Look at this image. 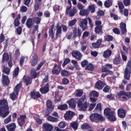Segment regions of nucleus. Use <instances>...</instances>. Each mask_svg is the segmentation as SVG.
Instances as JSON below:
<instances>
[{
    "label": "nucleus",
    "instance_id": "obj_1",
    "mask_svg": "<svg viewBox=\"0 0 131 131\" xmlns=\"http://www.w3.org/2000/svg\"><path fill=\"white\" fill-rule=\"evenodd\" d=\"M9 103L5 98L0 100V116L3 118L7 117L10 114Z\"/></svg>",
    "mask_w": 131,
    "mask_h": 131
},
{
    "label": "nucleus",
    "instance_id": "obj_2",
    "mask_svg": "<svg viewBox=\"0 0 131 131\" xmlns=\"http://www.w3.org/2000/svg\"><path fill=\"white\" fill-rule=\"evenodd\" d=\"M77 106L78 108L82 111H85V110L88 109L89 102H88L86 95H84L81 98L78 99L77 101Z\"/></svg>",
    "mask_w": 131,
    "mask_h": 131
},
{
    "label": "nucleus",
    "instance_id": "obj_3",
    "mask_svg": "<svg viewBox=\"0 0 131 131\" xmlns=\"http://www.w3.org/2000/svg\"><path fill=\"white\" fill-rule=\"evenodd\" d=\"M104 114L107 117V118L112 122L116 121V117L114 111H111L110 107H106L104 110Z\"/></svg>",
    "mask_w": 131,
    "mask_h": 131
},
{
    "label": "nucleus",
    "instance_id": "obj_4",
    "mask_svg": "<svg viewBox=\"0 0 131 131\" xmlns=\"http://www.w3.org/2000/svg\"><path fill=\"white\" fill-rule=\"evenodd\" d=\"M68 4L70 5V6L67 7L66 14V15H69V17H74L75 14L77 13V9H76L75 7L72 8V5L71 4L70 0H68Z\"/></svg>",
    "mask_w": 131,
    "mask_h": 131
},
{
    "label": "nucleus",
    "instance_id": "obj_5",
    "mask_svg": "<svg viewBox=\"0 0 131 131\" xmlns=\"http://www.w3.org/2000/svg\"><path fill=\"white\" fill-rule=\"evenodd\" d=\"M118 99L120 100L121 98L125 101H127V99H131V92H126L124 91H120L117 93Z\"/></svg>",
    "mask_w": 131,
    "mask_h": 131
},
{
    "label": "nucleus",
    "instance_id": "obj_6",
    "mask_svg": "<svg viewBox=\"0 0 131 131\" xmlns=\"http://www.w3.org/2000/svg\"><path fill=\"white\" fill-rule=\"evenodd\" d=\"M90 118L91 121L96 123L99 121H104L105 120V118L98 113L91 114L90 116Z\"/></svg>",
    "mask_w": 131,
    "mask_h": 131
},
{
    "label": "nucleus",
    "instance_id": "obj_7",
    "mask_svg": "<svg viewBox=\"0 0 131 131\" xmlns=\"http://www.w3.org/2000/svg\"><path fill=\"white\" fill-rule=\"evenodd\" d=\"M21 86H22V83L20 82L14 88L13 90L14 92H13L11 94H10V98L11 100H12V101H15V100L17 99V96H18V94H19Z\"/></svg>",
    "mask_w": 131,
    "mask_h": 131
},
{
    "label": "nucleus",
    "instance_id": "obj_8",
    "mask_svg": "<svg viewBox=\"0 0 131 131\" xmlns=\"http://www.w3.org/2000/svg\"><path fill=\"white\" fill-rule=\"evenodd\" d=\"M62 29L63 32H67V30H68L67 27L65 25H61V26H60L59 25V24H57L56 26V38H55V40L58 38V36H59V35L62 34Z\"/></svg>",
    "mask_w": 131,
    "mask_h": 131
},
{
    "label": "nucleus",
    "instance_id": "obj_9",
    "mask_svg": "<svg viewBox=\"0 0 131 131\" xmlns=\"http://www.w3.org/2000/svg\"><path fill=\"white\" fill-rule=\"evenodd\" d=\"M131 74V61L129 60L127 63L125 71H124V77L125 79L129 80Z\"/></svg>",
    "mask_w": 131,
    "mask_h": 131
},
{
    "label": "nucleus",
    "instance_id": "obj_10",
    "mask_svg": "<svg viewBox=\"0 0 131 131\" xmlns=\"http://www.w3.org/2000/svg\"><path fill=\"white\" fill-rule=\"evenodd\" d=\"M10 56H9V54L7 53H5L3 54L2 58V63H5L7 61V64L9 67V68H12L13 67V61L10 59Z\"/></svg>",
    "mask_w": 131,
    "mask_h": 131
},
{
    "label": "nucleus",
    "instance_id": "obj_11",
    "mask_svg": "<svg viewBox=\"0 0 131 131\" xmlns=\"http://www.w3.org/2000/svg\"><path fill=\"white\" fill-rule=\"evenodd\" d=\"M27 118L26 115H20L17 118V123L19 126H23L25 124V120Z\"/></svg>",
    "mask_w": 131,
    "mask_h": 131
},
{
    "label": "nucleus",
    "instance_id": "obj_12",
    "mask_svg": "<svg viewBox=\"0 0 131 131\" xmlns=\"http://www.w3.org/2000/svg\"><path fill=\"white\" fill-rule=\"evenodd\" d=\"M50 91V83H47V84L43 87L41 88L39 90L41 94L43 95H46L48 94Z\"/></svg>",
    "mask_w": 131,
    "mask_h": 131
},
{
    "label": "nucleus",
    "instance_id": "obj_13",
    "mask_svg": "<svg viewBox=\"0 0 131 131\" xmlns=\"http://www.w3.org/2000/svg\"><path fill=\"white\" fill-rule=\"evenodd\" d=\"M30 96L31 99L33 100H37V99H39V98L41 97V94L38 91H32L30 93Z\"/></svg>",
    "mask_w": 131,
    "mask_h": 131
},
{
    "label": "nucleus",
    "instance_id": "obj_14",
    "mask_svg": "<svg viewBox=\"0 0 131 131\" xmlns=\"http://www.w3.org/2000/svg\"><path fill=\"white\" fill-rule=\"evenodd\" d=\"M75 114V113H74V112L68 111L64 115V119H66V120H71Z\"/></svg>",
    "mask_w": 131,
    "mask_h": 131
},
{
    "label": "nucleus",
    "instance_id": "obj_15",
    "mask_svg": "<svg viewBox=\"0 0 131 131\" xmlns=\"http://www.w3.org/2000/svg\"><path fill=\"white\" fill-rule=\"evenodd\" d=\"M2 83L5 86H9L10 85V79L9 76L2 74Z\"/></svg>",
    "mask_w": 131,
    "mask_h": 131
},
{
    "label": "nucleus",
    "instance_id": "obj_16",
    "mask_svg": "<svg viewBox=\"0 0 131 131\" xmlns=\"http://www.w3.org/2000/svg\"><path fill=\"white\" fill-rule=\"evenodd\" d=\"M79 26L82 29V31H84L88 28V20L86 18H84L79 21Z\"/></svg>",
    "mask_w": 131,
    "mask_h": 131
},
{
    "label": "nucleus",
    "instance_id": "obj_17",
    "mask_svg": "<svg viewBox=\"0 0 131 131\" xmlns=\"http://www.w3.org/2000/svg\"><path fill=\"white\" fill-rule=\"evenodd\" d=\"M106 85V84L102 81L101 80H98L96 82L95 84V89H97V90H103V88Z\"/></svg>",
    "mask_w": 131,
    "mask_h": 131
},
{
    "label": "nucleus",
    "instance_id": "obj_18",
    "mask_svg": "<svg viewBox=\"0 0 131 131\" xmlns=\"http://www.w3.org/2000/svg\"><path fill=\"white\" fill-rule=\"evenodd\" d=\"M72 56L77 59V60H80L82 59V54L78 51H75L72 52Z\"/></svg>",
    "mask_w": 131,
    "mask_h": 131
},
{
    "label": "nucleus",
    "instance_id": "obj_19",
    "mask_svg": "<svg viewBox=\"0 0 131 131\" xmlns=\"http://www.w3.org/2000/svg\"><path fill=\"white\" fill-rule=\"evenodd\" d=\"M42 128L43 131H52L53 128H54V126L49 123H46L42 124Z\"/></svg>",
    "mask_w": 131,
    "mask_h": 131
},
{
    "label": "nucleus",
    "instance_id": "obj_20",
    "mask_svg": "<svg viewBox=\"0 0 131 131\" xmlns=\"http://www.w3.org/2000/svg\"><path fill=\"white\" fill-rule=\"evenodd\" d=\"M103 42V40L102 38L99 39L97 40L96 42L92 43V47L93 49H99Z\"/></svg>",
    "mask_w": 131,
    "mask_h": 131
},
{
    "label": "nucleus",
    "instance_id": "obj_21",
    "mask_svg": "<svg viewBox=\"0 0 131 131\" xmlns=\"http://www.w3.org/2000/svg\"><path fill=\"white\" fill-rule=\"evenodd\" d=\"M23 80L27 86H28L29 84H31L32 83V79L31 77L26 76L23 78Z\"/></svg>",
    "mask_w": 131,
    "mask_h": 131
},
{
    "label": "nucleus",
    "instance_id": "obj_22",
    "mask_svg": "<svg viewBox=\"0 0 131 131\" xmlns=\"http://www.w3.org/2000/svg\"><path fill=\"white\" fill-rule=\"evenodd\" d=\"M60 72H61V70H59V67L57 65V63H55L52 70V74H53V75H58V74H60Z\"/></svg>",
    "mask_w": 131,
    "mask_h": 131
},
{
    "label": "nucleus",
    "instance_id": "obj_23",
    "mask_svg": "<svg viewBox=\"0 0 131 131\" xmlns=\"http://www.w3.org/2000/svg\"><path fill=\"white\" fill-rule=\"evenodd\" d=\"M67 103L69 104V106H70V107L73 109H75V108L76 107V101L74 99V98L70 99L67 102Z\"/></svg>",
    "mask_w": 131,
    "mask_h": 131
},
{
    "label": "nucleus",
    "instance_id": "obj_24",
    "mask_svg": "<svg viewBox=\"0 0 131 131\" xmlns=\"http://www.w3.org/2000/svg\"><path fill=\"white\" fill-rule=\"evenodd\" d=\"M126 113L125 110L122 108H120L118 110V116L120 118H124L125 117Z\"/></svg>",
    "mask_w": 131,
    "mask_h": 131
},
{
    "label": "nucleus",
    "instance_id": "obj_25",
    "mask_svg": "<svg viewBox=\"0 0 131 131\" xmlns=\"http://www.w3.org/2000/svg\"><path fill=\"white\" fill-rule=\"evenodd\" d=\"M6 127L8 131H15L16 129V123H11L10 124H8L6 126Z\"/></svg>",
    "mask_w": 131,
    "mask_h": 131
},
{
    "label": "nucleus",
    "instance_id": "obj_26",
    "mask_svg": "<svg viewBox=\"0 0 131 131\" xmlns=\"http://www.w3.org/2000/svg\"><path fill=\"white\" fill-rule=\"evenodd\" d=\"M73 33H74V35L73 36V38H75V37H76V36H77V34H78V36H79V37H80V36H81V30H80V29H78L76 28H74V30H73Z\"/></svg>",
    "mask_w": 131,
    "mask_h": 131
},
{
    "label": "nucleus",
    "instance_id": "obj_27",
    "mask_svg": "<svg viewBox=\"0 0 131 131\" xmlns=\"http://www.w3.org/2000/svg\"><path fill=\"white\" fill-rule=\"evenodd\" d=\"M20 19H21V14H18L14 21V27H18L20 26Z\"/></svg>",
    "mask_w": 131,
    "mask_h": 131
},
{
    "label": "nucleus",
    "instance_id": "obj_28",
    "mask_svg": "<svg viewBox=\"0 0 131 131\" xmlns=\"http://www.w3.org/2000/svg\"><path fill=\"white\" fill-rule=\"evenodd\" d=\"M32 58V61H31V65L32 66H35L38 62V56L37 54H34Z\"/></svg>",
    "mask_w": 131,
    "mask_h": 131
},
{
    "label": "nucleus",
    "instance_id": "obj_29",
    "mask_svg": "<svg viewBox=\"0 0 131 131\" xmlns=\"http://www.w3.org/2000/svg\"><path fill=\"white\" fill-rule=\"evenodd\" d=\"M113 67L112 64L107 63L105 66L102 67V72H109V69H112Z\"/></svg>",
    "mask_w": 131,
    "mask_h": 131
},
{
    "label": "nucleus",
    "instance_id": "obj_30",
    "mask_svg": "<svg viewBox=\"0 0 131 131\" xmlns=\"http://www.w3.org/2000/svg\"><path fill=\"white\" fill-rule=\"evenodd\" d=\"M103 26H97L95 28V32L96 34H103Z\"/></svg>",
    "mask_w": 131,
    "mask_h": 131
},
{
    "label": "nucleus",
    "instance_id": "obj_31",
    "mask_svg": "<svg viewBox=\"0 0 131 131\" xmlns=\"http://www.w3.org/2000/svg\"><path fill=\"white\" fill-rule=\"evenodd\" d=\"M46 106L47 107V110H54V106H53V102L51 100H48L46 102Z\"/></svg>",
    "mask_w": 131,
    "mask_h": 131
},
{
    "label": "nucleus",
    "instance_id": "obj_32",
    "mask_svg": "<svg viewBox=\"0 0 131 131\" xmlns=\"http://www.w3.org/2000/svg\"><path fill=\"white\" fill-rule=\"evenodd\" d=\"M111 55H112V51L109 49H107L106 50L104 51L103 56L104 58L107 59V58H109V57H111Z\"/></svg>",
    "mask_w": 131,
    "mask_h": 131
},
{
    "label": "nucleus",
    "instance_id": "obj_33",
    "mask_svg": "<svg viewBox=\"0 0 131 131\" xmlns=\"http://www.w3.org/2000/svg\"><path fill=\"white\" fill-rule=\"evenodd\" d=\"M33 19L32 18H29L27 19L26 25L28 28H31V27L33 26Z\"/></svg>",
    "mask_w": 131,
    "mask_h": 131
},
{
    "label": "nucleus",
    "instance_id": "obj_34",
    "mask_svg": "<svg viewBox=\"0 0 131 131\" xmlns=\"http://www.w3.org/2000/svg\"><path fill=\"white\" fill-rule=\"evenodd\" d=\"M89 96L90 98H95L98 99V97H99V93L95 91H93L90 93Z\"/></svg>",
    "mask_w": 131,
    "mask_h": 131
},
{
    "label": "nucleus",
    "instance_id": "obj_35",
    "mask_svg": "<svg viewBox=\"0 0 131 131\" xmlns=\"http://www.w3.org/2000/svg\"><path fill=\"white\" fill-rule=\"evenodd\" d=\"M81 128L82 129H92V126H91V125L89 123H84L81 125Z\"/></svg>",
    "mask_w": 131,
    "mask_h": 131
},
{
    "label": "nucleus",
    "instance_id": "obj_36",
    "mask_svg": "<svg viewBox=\"0 0 131 131\" xmlns=\"http://www.w3.org/2000/svg\"><path fill=\"white\" fill-rule=\"evenodd\" d=\"M80 16H85L86 17L89 15V10L82 9L79 12Z\"/></svg>",
    "mask_w": 131,
    "mask_h": 131
},
{
    "label": "nucleus",
    "instance_id": "obj_37",
    "mask_svg": "<svg viewBox=\"0 0 131 131\" xmlns=\"http://www.w3.org/2000/svg\"><path fill=\"white\" fill-rule=\"evenodd\" d=\"M57 109L61 111L67 110L68 109V105L67 104H60L58 106Z\"/></svg>",
    "mask_w": 131,
    "mask_h": 131
},
{
    "label": "nucleus",
    "instance_id": "obj_38",
    "mask_svg": "<svg viewBox=\"0 0 131 131\" xmlns=\"http://www.w3.org/2000/svg\"><path fill=\"white\" fill-rule=\"evenodd\" d=\"M20 71V68L19 67H17L13 71V77H17L19 75V72Z\"/></svg>",
    "mask_w": 131,
    "mask_h": 131
},
{
    "label": "nucleus",
    "instance_id": "obj_39",
    "mask_svg": "<svg viewBox=\"0 0 131 131\" xmlns=\"http://www.w3.org/2000/svg\"><path fill=\"white\" fill-rule=\"evenodd\" d=\"M61 75L63 77H68L70 75V73L66 70H63L61 71Z\"/></svg>",
    "mask_w": 131,
    "mask_h": 131
},
{
    "label": "nucleus",
    "instance_id": "obj_40",
    "mask_svg": "<svg viewBox=\"0 0 131 131\" xmlns=\"http://www.w3.org/2000/svg\"><path fill=\"white\" fill-rule=\"evenodd\" d=\"M83 95V90H77L75 93V96L76 97H81Z\"/></svg>",
    "mask_w": 131,
    "mask_h": 131
},
{
    "label": "nucleus",
    "instance_id": "obj_41",
    "mask_svg": "<svg viewBox=\"0 0 131 131\" xmlns=\"http://www.w3.org/2000/svg\"><path fill=\"white\" fill-rule=\"evenodd\" d=\"M11 71V68L10 69L6 67H5V66L3 67V69L2 71V72L4 73L5 74H6V75H9L10 74V71Z\"/></svg>",
    "mask_w": 131,
    "mask_h": 131
},
{
    "label": "nucleus",
    "instance_id": "obj_42",
    "mask_svg": "<svg viewBox=\"0 0 131 131\" xmlns=\"http://www.w3.org/2000/svg\"><path fill=\"white\" fill-rule=\"evenodd\" d=\"M113 62L114 65H118V64H120L121 63V61H120V58H119V57H116L113 59Z\"/></svg>",
    "mask_w": 131,
    "mask_h": 131
},
{
    "label": "nucleus",
    "instance_id": "obj_43",
    "mask_svg": "<svg viewBox=\"0 0 131 131\" xmlns=\"http://www.w3.org/2000/svg\"><path fill=\"white\" fill-rule=\"evenodd\" d=\"M76 22H77V19L74 18V19L70 20L68 23V26L69 27H72V26H74L75 24H76Z\"/></svg>",
    "mask_w": 131,
    "mask_h": 131
},
{
    "label": "nucleus",
    "instance_id": "obj_44",
    "mask_svg": "<svg viewBox=\"0 0 131 131\" xmlns=\"http://www.w3.org/2000/svg\"><path fill=\"white\" fill-rule=\"evenodd\" d=\"M47 119L49 121H51V122H58V118L51 116H49Z\"/></svg>",
    "mask_w": 131,
    "mask_h": 131
},
{
    "label": "nucleus",
    "instance_id": "obj_45",
    "mask_svg": "<svg viewBox=\"0 0 131 131\" xmlns=\"http://www.w3.org/2000/svg\"><path fill=\"white\" fill-rule=\"evenodd\" d=\"M112 6V0H106L104 2V6L105 8H110Z\"/></svg>",
    "mask_w": 131,
    "mask_h": 131
},
{
    "label": "nucleus",
    "instance_id": "obj_46",
    "mask_svg": "<svg viewBox=\"0 0 131 131\" xmlns=\"http://www.w3.org/2000/svg\"><path fill=\"white\" fill-rule=\"evenodd\" d=\"M85 70H89V71H93L94 70V65L92 63H88L85 68Z\"/></svg>",
    "mask_w": 131,
    "mask_h": 131
},
{
    "label": "nucleus",
    "instance_id": "obj_47",
    "mask_svg": "<svg viewBox=\"0 0 131 131\" xmlns=\"http://www.w3.org/2000/svg\"><path fill=\"white\" fill-rule=\"evenodd\" d=\"M99 111H102V106H101V103H98L94 110V112L98 113Z\"/></svg>",
    "mask_w": 131,
    "mask_h": 131
},
{
    "label": "nucleus",
    "instance_id": "obj_48",
    "mask_svg": "<svg viewBox=\"0 0 131 131\" xmlns=\"http://www.w3.org/2000/svg\"><path fill=\"white\" fill-rule=\"evenodd\" d=\"M46 62H47V61L46 60H43V61L40 62V63L39 64V65L37 67L36 71H38V70H39V69H40V68H41V67H42L43 66L45 65V64H46Z\"/></svg>",
    "mask_w": 131,
    "mask_h": 131
},
{
    "label": "nucleus",
    "instance_id": "obj_49",
    "mask_svg": "<svg viewBox=\"0 0 131 131\" xmlns=\"http://www.w3.org/2000/svg\"><path fill=\"white\" fill-rule=\"evenodd\" d=\"M88 64H89V61L86 59H84L81 62V67H82V68H84V67H86V66Z\"/></svg>",
    "mask_w": 131,
    "mask_h": 131
},
{
    "label": "nucleus",
    "instance_id": "obj_50",
    "mask_svg": "<svg viewBox=\"0 0 131 131\" xmlns=\"http://www.w3.org/2000/svg\"><path fill=\"white\" fill-rule=\"evenodd\" d=\"M87 21H89V25L90 26V28L93 29L94 28V24H93V21H92V18L90 17L86 18Z\"/></svg>",
    "mask_w": 131,
    "mask_h": 131
},
{
    "label": "nucleus",
    "instance_id": "obj_51",
    "mask_svg": "<svg viewBox=\"0 0 131 131\" xmlns=\"http://www.w3.org/2000/svg\"><path fill=\"white\" fill-rule=\"evenodd\" d=\"M35 2H37L35 4L34 6V8L35 11H38V9H39V4L41 2H39L38 1L35 0Z\"/></svg>",
    "mask_w": 131,
    "mask_h": 131
},
{
    "label": "nucleus",
    "instance_id": "obj_52",
    "mask_svg": "<svg viewBox=\"0 0 131 131\" xmlns=\"http://www.w3.org/2000/svg\"><path fill=\"white\" fill-rule=\"evenodd\" d=\"M12 121V118L11 115H9L7 118H6L4 120L5 124H8V123L11 122Z\"/></svg>",
    "mask_w": 131,
    "mask_h": 131
},
{
    "label": "nucleus",
    "instance_id": "obj_53",
    "mask_svg": "<svg viewBox=\"0 0 131 131\" xmlns=\"http://www.w3.org/2000/svg\"><path fill=\"white\" fill-rule=\"evenodd\" d=\"M71 125L72 127L74 128V129H75V130H76V129L78 128V123H77V122H76L71 123Z\"/></svg>",
    "mask_w": 131,
    "mask_h": 131
},
{
    "label": "nucleus",
    "instance_id": "obj_54",
    "mask_svg": "<svg viewBox=\"0 0 131 131\" xmlns=\"http://www.w3.org/2000/svg\"><path fill=\"white\" fill-rule=\"evenodd\" d=\"M48 34L49 37H51L52 39H54L55 38V33L54 31H48Z\"/></svg>",
    "mask_w": 131,
    "mask_h": 131
},
{
    "label": "nucleus",
    "instance_id": "obj_55",
    "mask_svg": "<svg viewBox=\"0 0 131 131\" xmlns=\"http://www.w3.org/2000/svg\"><path fill=\"white\" fill-rule=\"evenodd\" d=\"M104 40L106 41H112V40H113V36L110 35H107Z\"/></svg>",
    "mask_w": 131,
    "mask_h": 131
},
{
    "label": "nucleus",
    "instance_id": "obj_56",
    "mask_svg": "<svg viewBox=\"0 0 131 131\" xmlns=\"http://www.w3.org/2000/svg\"><path fill=\"white\" fill-rule=\"evenodd\" d=\"M43 16L46 18H50L51 17V12L48 10H46L43 12Z\"/></svg>",
    "mask_w": 131,
    "mask_h": 131
},
{
    "label": "nucleus",
    "instance_id": "obj_57",
    "mask_svg": "<svg viewBox=\"0 0 131 131\" xmlns=\"http://www.w3.org/2000/svg\"><path fill=\"white\" fill-rule=\"evenodd\" d=\"M68 63H70V59L68 58H65L64 60L63 63H62V67H65L68 64Z\"/></svg>",
    "mask_w": 131,
    "mask_h": 131
},
{
    "label": "nucleus",
    "instance_id": "obj_58",
    "mask_svg": "<svg viewBox=\"0 0 131 131\" xmlns=\"http://www.w3.org/2000/svg\"><path fill=\"white\" fill-rule=\"evenodd\" d=\"M110 16L111 18H113L114 20H118L119 17H118V15H117V14H115L113 13H111Z\"/></svg>",
    "mask_w": 131,
    "mask_h": 131
},
{
    "label": "nucleus",
    "instance_id": "obj_59",
    "mask_svg": "<svg viewBox=\"0 0 131 131\" xmlns=\"http://www.w3.org/2000/svg\"><path fill=\"white\" fill-rule=\"evenodd\" d=\"M88 9L89 11H91V13H95V11L96 10V8H95V6L89 5Z\"/></svg>",
    "mask_w": 131,
    "mask_h": 131
},
{
    "label": "nucleus",
    "instance_id": "obj_60",
    "mask_svg": "<svg viewBox=\"0 0 131 131\" xmlns=\"http://www.w3.org/2000/svg\"><path fill=\"white\" fill-rule=\"evenodd\" d=\"M16 32L18 35H21L22 34V27L18 26L16 29Z\"/></svg>",
    "mask_w": 131,
    "mask_h": 131
},
{
    "label": "nucleus",
    "instance_id": "obj_61",
    "mask_svg": "<svg viewBox=\"0 0 131 131\" xmlns=\"http://www.w3.org/2000/svg\"><path fill=\"white\" fill-rule=\"evenodd\" d=\"M49 81V74L46 75L45 78L43 79L42 83H47Z\"/></svg>",
    "mask_w": 131,
    "mask_h": 131
},
{
    "label": "nucleus",
    "instance_id": "obj_62",
    "mask_svg": "<svg viewBox=\"0 0 131 131\" xmlns=\"http://www.w3.org/2000/svg\"><path fill=\"white\" fill-rule=\"evenodd\" d=\"M62 84H68V83H69V80L68 79H67V78H63L62 79Z\"/></svg>",
    "mask_w": 131,
    "mask_h": 131
},
{
    "label": "nucleus",
    "instance_id": "obj_63",
    "mask_svg": "<svg viewBox=\"0 0 131 131\" xmlns=\"http://www.w3.org/2000/svg\"><path fill=\"white\" fill-rule=\"evenodd\" d=\"M58 126L60 128H64L66 126V123L64 122H60L58 124Z\"/></svg>",
    "mask_w": 131,
    "mask_h": 131
},
{
    "label": "nucleus",
    "instance_id": "obj_64",
    "mask_svg": "<svg viewBox=\"0 0 131 131\" xmlns=\"http://www.w3.org/2000/svg\"><path fill=\"white\" fill-rule=\"evenodd\" d=\"M110 91V86H108V85L105 86L103 89V92H104V93H109Z\"/></svg>",
    "mask_w": 131,
    "mask_h": 131
}]
</instances>
